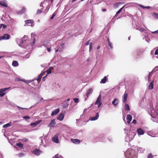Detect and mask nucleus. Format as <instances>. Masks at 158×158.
I'll return each mask as SVG.
<instances>
[{
	"label": "nucleus",
	"instance_id": "1",
	"mask_svg": "<svg viewBox=\"0 0 158 158\" xmlns=\"http://www.w3.org/2000/svg\"><path fill=\"white\" fill-rule=\"evenodd\" d=\"M135 135L136 134L134 132H129L128 134L125 137V141L127 142H129L131 141L133 139Z\"/></svg>",
	"mask_w": 158,
	"mask_h": 158
},
{
	"label": "nucleus",
	"instance_id": "2",
	"mask_svg": "<svg viewBox=\"0 0 158 158\" xmlns=\"http://www.w3.org/2000/svg\"><path fill=\"white\" fill-rule=\"evenodd\" d=\"M151 115L152 117L154 118V119L153 120L157 123H158V113L155 111L153 108H151Z\"/></svg>",
	"mask_w": 158,
	"mask_h": 158
},
{
	"label": "nucleus",
	"instance_id": "3",
	"mask_svg": "<svg viewBox=\"0 0 158 158\" xmlns=\"http://www.w3.org/2000/svg\"><path fill=\"white\" fill-rule=\"evenodd\" d=\"M133 152L131 151V149H129L127 151L124 153V155L127 158H136L138 156L136 155V154L135 153V155L133 157L132 156L131 153ZM131 155H132L131 154Z\"/></svg>",
	"mask_w": 158,
	"mask_h": 158
},
{
	"label": "nucleus",
	"instance_id": "4",
	"mask_svg": "<svg viewBox=\"0 0 158 158\" xmlns=\"http://www.w3.org/2000/svg\"><path fill=\"white\" fill-rule=\"evenodd\" d=\"M102 96L101 94H100L98 97V98L96 101L95 104L98 106V107L99 108L102 104L101 102L102 100Z\"/></svg>",
	"mask_w": 158,
	"mask_h": 158
},
{
	"label": "nucleus",
	"instance_id": "5",
	"mask_svg": "<svg viewBox=\"0 0 158 158\" xmlns=\"http://www.w3.org/2000/svg\"><path fill=\"white\" fill-rule=\"evenodd\" d=\"M144 150V148L140 147L135 148V153L137 156L138 152L139 153L143 152Z\"/></svg>",
	"mask_w": 158,
	"mask_h": 158
},
{
	"label": "nucleus",
	"instance_id": "6",
	"mask_svg": "<svg viewBox=\"0 0 158 158\" xmlns=\"http://www.w3.org/2000/svg\"><path fill=\"white\" fill-rule=\"evenodd\" d=\"M10 88V87H9L0 89V97H3L5 94V93L4 92Z\"/></svg>",
	"mask_w": 158,
	"mask_h": 158
},
{
	"label": "nucleus",
	"instance_id": "7",
	"mask_svg": "<svg viewBox=\"0 0 158 158\" xmlns=\"http://www.w3.org/2000/svg\"><path fill=\"white\" fill-rule=\"evenodd\" d=\"M32 152L35 155L38 156L42 153V152L40 149L36 148L32 151Z\"/></svg>",
	"mask_w": 158,
	"mask_h": 158
},
{
	"label": "nucleus",
	"instance_id": "8",
	"mask_svg": "<svg viewBox=\"0 0 158 158\" xmlns=\"http://www.w3.org/2000/svg\"><path fill=\"white\" fill-rule=\"evenodd\" d=\"M40 139H41L42 144L44 146H46L47 142L48 141L47 140V137L44 136L43 138L42 139V137H40Z\"/></svg>",
	"mask_w": 158,
	"mask_h": 158
},
{
	"label": "nucleus",
	"instance_id": "9",
	"mask_svg": "<svg viewBox=\"0 0 158 158\" xmlns=\"http://www.w3.org/2000/svg\"><path fill=\"white\" fill-rule=\"evenodd\" d=\"M25 24L27 26H33L34 25L33 21L31 20H27L25 21Z\"/></svg>",
	"mask_w": 158,
	"mask_h": 158
},
{
	"label": "nucleus",
	"instance_id": "10",
	"mask_svg": "<svg viewBox=\"0 0 158 158\" xmlns=\"http://www.w3.org/2000/svg\"><path fill=\"white\" fill-rule=\"evenodd\" d=\"M22 39L19 38H17L16 39V41L17 43L19 45V46L23 48H25V47H24L23 45L21 44Z\"/></svg>",
	"mask_w": 158,
	"mask_h": 158
},
{
	"label": "nucleus",
	"instance_id": "11",
	"mask_svg": "<svg viewBox=\"0 0 158 158\" xmlns=\"http://www.w3.org/2000/svg\"><path fill=\"white\" fill-rule=\"evenodd\" d=\"M0 6L2 7H7L8 4L6 1L5 0H3L0 1Z\"/></svg>",
	"mask_w": 158,
	"mask_h": 158
},
{
	"label": "nucleus",
	"instance_id": "12",
	"mask_svg": "<svg viewBox=\"0 0 158 158\" xmlns=\"http://www.w3.org/2000/svg\"><path fill=\"white\" fill-rule=\"evenodd\" d=\"M59 134H56L52 139V140L54 142L58 143H59V140L58 139Z\"/></svg>",
	"mask_w": 158,
	"mask_h": 158
},
{
	"label": "nucleus",
	"instance_id": "13",
	"mask_svg": "<svg viewBox=\"0 0 158 158\" xmlns=\"http://www.w3.org/2000/svg\"><path fill=\"white\" fill-rule=\"evenodd\" d=\"M27 38V36H25L24 37H23L22 39L21 44L22 45H23L24 47H25V48L26 47L27 45L26 44H25L26 41V40Z\"/></svg>",
	"mask_w": 158,
	"mask_h": 158
},
{
	"label": "nucleus",
	"instance_id": "14",
	"mask_svg": "<svg viewBox=\"0 0 158 158\" xmlns=\"http://www.w3.org/2000/svg\"><path fill=\"white\" fill-rule=\"evenodd\" d=\"M137 131L139 135H143L145 133V132L143 131V130L140 128L137 129Z\"/></svg>",
	"mask_w": 158,
	"mask_h": 158
},
{
	"label": "nucleus",
	"instance_id": "15",
	"mask_svg": "<svg viewBox=\"0 0 158 158\" xmlns=\"http://www.w3.org/2000/svg\"><path fill=\"white\" fill-rule=\"evenodd\" d=\"M99 116V113L97 112L96 115L94 117H91L89 119L91 121H94L97 120Z\"/></svg>",
	"mask_w": 158,
	"mask_h": 158
},
{
	"label": "nucleus",
	"instance_id": "16",
	"mask_svg": "<svg viewBox=\"0 0 158 158\" xmlns=\"http://www.w3.org/2000/svg\"><path fill=\"white\" fill-rule=\"evenodd\" d=\"M59 111L60 110L59 109H57L55 110L52 112L51 114V115L52 116H54L58 113Z\"/></svg>",
	"mask_w": 158,
	"mask_h": 158
},
{
	"label": "nucleus",
	"instance_id": "17",
	"mask_svg": "<svg viewBox=\"0 0 158 158\" xmlns=\"http://www.w3.org/2000/svg\"><path fill=\"white\" fill-rule=\"evenodd\" d=\"M56 124V123L54 119H52L50 123L48 124V126L49 127H54Z\"/></svg>",
	"mask_w": 158,
	"mask_h": 158
},
{
	"label": "nucleus",
	"instance_id": "18",
	"mask_svg": "<svg viewBox=\"0 0 158 158\" xmlns=\"http://www.w3.org/2000/svg\"><path fill=\"white\" fill-rule=\"evenodd\" d=\"M119 102L118 100L116 98L114 99L112 102V104L114 105L115 106H116L117 105Z\"/></svg>",
	"mask_w": 158,
	"mask_h": 158
},
{
	"label": "nucleus",
	"instance_id": "19",
	"mask_svg": "<svg viewBox=\"0 0 158 158\" xmlns=\"http://www.w3.org/2000/svg\"><path fill=\"white\" fill-rule=\"evenodd\" d=\"M132 117L130 114H128L127 117V123L128 124H129L130 121L132 120Z\"/></svg>",
	"mask_w": 158,
	"mask_h": 158
},
{
	"label": "nucleus",
	"instance_id": "20",
	"mask_svg": "<svg viewBox=\"0 0 158 158\" xmlns=\"http://www.w3.org/2000/svg\"><path fill=\"white\" fill-rule=\"evenodd\" d=\"M64 114L62 113L60 114L59 116L57 118V119L60 121H62L64 119Z\"/></svg>",
	"mask_w": 158,
	"mask_h": 158
},
{
	"label": "nucleus",
	"instance_id": "21",
	"mask_svg": "<svg viewBox=\"0 0 158 158\" xmlns=\"http://www.w3.org/2000/svg\"><path fill=\"white\" fill-rule=\"evenodd\" d=\"M3 36V40H8L10 38V35L7 34H4Z\"/></svg>",
	"mask_w": 158,
	"mask_h": 158
},
{
	"label": "nucleus",
	"instance_id": "22",
	"mask_svg": "<svg viewBox=\"0 0 158 158\" xmlns=\"http://www.w3.org/2000/svg\"><path fill=\"white\" fill-rule=\"evenodd\" d=\"M71 141L73 143H80V141L78 139H71Z\"/></svg>",
	"mask_w": 158,
	"mask_h": 158
},
{
	"label": "nucleus",
	"instance_id": "23",
	"mask_svg": "<svg viewBox=\"0 0 158 158\" xmlns=\"http://www.w3.org/2000/svg\"><path fill=\"white\" fill-rule=\"evenodd\" d=\"M127 93L125 92L123 96V103H125L127 101Z\"/></svg>",
	"mask_w": 158,
	"mask_h": 158
},
{
	"label": "nucleus",
	"instance_id": "24",
	"mask_svg": "<svg viewBox=\"0 0 158 158\" xmlns=\"http://www.w3.org/2000/svg\"><path fill=\"white\" fill-rule=\"evenodd\" d=\"M92 92V90L91 89H90L89 90H88L86 94L87 98H88L89 97V94H91Z\"/></svg>",
	"mask_w": 158,
	"mask_h": 158
},
{
	"label": "nucleus",
	"instance_id": "25",
	"mask_svg": "<svg viewBox=\"0 0 158 158\" xmlns=\"http://www.w3.org/2000/svg\"><path fill=\"white\" fill-rule=\"evenodd\" d=\"M153 81H152L151 82L148 86V89H152L153 88Z\"/></svg>",
	"mask_w": 158,
	"mask_h": 158
},
{
	"label": "nucleus",
	"instance_id": "26",
	"mask_svg": "<svg viewBox=\"0 0 158 158\" xmlns=\"http://www.w3.org/2000/svg\"><path fill=\"white\" fill-rule=\"evenodd\" d=\"M107 80V78L106 76H105L103 79H102L101 81H100V83H105L106 81Z\"/></svg>",
	"mask_w": 158,
	"mask_h": 158
},
{
	"label": "nucleus",
	"instance_id": "27",
	"mask_svg": "<svg viewBox=\"0 0 158 158\" xmlns=\"http://www.w3.org/2000/svg\"><path fill=\"white\" fill-rule=\"evenodd\" d=\"M40 121H36L35 123H31L30 124V125L31 126H35L37 124H39L40 123Z\"/></svg>",
	"mask_w": 158,
	"mask_h": 158
},
{
	"label": "nucleus",
	"instance_id": "28",
	"mask_svg": "<svg viewBox=\"0 0 158 158\" xmlns=\"http://www.w3.org/2000/svg\"><path fill=\"white\" fill-rule=\"evenodd\" d=\"M19 64L16 61H14L12 63V65L14 67H16Z\"/></svg>",
	"mask_w": 158,
	"mask_h": 158
},
{
	"label": "nucleus",
	"instance_id": "29",
	"mask_svg": "<svg viewBox=\"0 0 158 158\" xmlns=\"http://www.w3.org/2000/svg\"><path fill=\"white\" fill-rule=\"evenodd\" d=\"M25 10L26 9L24 7H23L22 8V10L21 11L18 12L17 13L18 14H21L23 13V12H25Z\"/></svg>",
	"mask_w": 158,
	"mask_h": 158
},
{
	"label": "nucleus",
	"instance_id": "30",
	"mask_svg": "<svg viewBox=\"0 0 158 158\" xmlns=\"http://www.w3.org/2000/svg\"><path fill=\"white\" fill-rule=\"evenodd\" d=\"M125 110L129 111L130 110L129 106L127 104H125Z\"/></svg>",
	"mask_w": 158,
	"mask_h": 158
},
{
	"label": "nucleus",
	"instance_id": "31",
	"mask_svg": "<svg viewBox=\"0 0 158 158\" xmlns=\"http://www.w3.org/2000/svg\"><path fill=\"white\" fill-rule=\"evenodd\" d=\"M11 125L10 124V123H7L6 124L4 125L3 126V128H6L9 127H10L11 126Z\"/></svg>",
	"mask_w": 158,
	"mask_h": 158
},
{
	"label": "nucleus",
	"instance_id": "32",
	"mask_svg": "<svg viewBox=\"0 0 158 158\" xmlns=\"http://www.w3.org/2000/svg\"><path fill=\"white\" fill-rule=\"evenodd\" d=\"M52 69V67H50L46 71V72L47 74H50L51 73Z\"/></svg>",
	"mask_w": 158,
	"mask_h": 158
},
{
	"label": "nucleus",
	"instance_id": "33",
	"mask_svg": "<svg viewBox=\"0 0 158 158\" xmlns=\"http://www.w3.org/2000/svg\"><path fill=\"white\" fill-rule=\"evenodd\" d=\"M43 73L41 72V73L38 76V78L36 79L37 81H39L41 79L42 76H43Z\"/></svg>",
	"mask_w": 158,
	"mask_h": 158
},
{
	"label": "nucleus",
	"instance_id": "34",
	"mask_svg": "<svg viewBox=\"0 0 158 158\" xmlns=\"http://www.w3.org/2000/svg\"><path fill=\"white\" fill-rule=\"evenodd\" d=\"M44 45L47 47V50L48 52H51V48H49L48 47V45L46 44H45L44 43Z\"/></svg>",
	"mask_w": 158,
	"mask_h": 158
},
{
	"label": "nucleus",
	"instance_id": "35",
	"mask_svg": "<svg viewBox=\"0 0 158 158\" xmlns=\"http://www.w3.org/2000/svg\"><path fill=\"white\" fill-rule=\"evenodd\" d=\"M139 6L143 9H149L150 8V6H144L141 4H139Z\"/></svg>",
	"mask_w": 158,
	"mask_h": 158
},
{
	"label": "nucleus",
	"instance_id": "36",
	"mask_svg": "<svg viewBox=\"0 0 158 158\" xmlns=\"http://www.w3.org/2000/svg\"><path fill=\"white\" fill-rule=\"evenodd\" d=\"M69 105V103H67L66 101H65L63 106L64 108H67L68 107Z\"/></svg>",
	"mask_w": 158,
	"mask_h": 158
},
{
	"label": "nucleus",
	"instance_id": "37",
	"mask_svg": "<svg viewBox=\"0 0 158 158\" xmlns=\"http://www.w3.org/2000/svg\"><path fill=\"white\" fill-rule=\"evenodd\" d=\"M152 15L155 18L158 19V13H153Z\"/></svg>",
	"mask_w": 158,
	"mask_h": 158
},
{
	"label": "nucleus",
	"instance_id": "38",
	"mask_svg": "<svg viewBox=\"0 0 158 158\" xmlns=\"http://www.w3.org/2000/svg\"><path fill=\"white\" fill-rule=\"evenodd\" d=\"M53 158H63V157L59 154H56L53 157Z\"/></svg>",
	"mask_w": 158,
	"mask_h": 158
},
{
	"label": "nucleus",
	"instance_id": "39",
	"mask_svg": "<svg viewBox=\"0 0 158 158\" xmlns=\"http://www.w3.org/2000/svg\"><path fill=\"white\" fill-rule=\"evenodd\" d=\"M16 144L17 146L19 147L20 148H22L23 147V144L19 142L17 143Z\"/></svg>",
	"mask_w": 158,
	"mask_h": 158
},
{
	"label": "nucleus",
	"instance_id": "40",
	"mask_svg": "<svg viewBox=\"0 0 158 158\" xmlns=\"http://www.w3.org/2000/svg\"><path fill=\"white\" fill-rule=\"evenodd\" d=\"M131 151L133 152H132L131 153V154H132V157H133L134 156V155H135V148L134 149H131Z\"/></svg>",
	"mask_w": 158,
	"mask_h": 158
},
{
	"label": "nucleus",
	"instance_id": "41",
	"mask_svg": "<svg viewBox=\"0 0 158 158\" xmlns=\"http://www.w3.org/2000/svg\"><path fill=\"white\" fill-rule=\"evenodd\" d=\"M152 74L151 73V72H149V74H148V78H147L148 79V82L149 81L151 77L152 76Z\"/></svg>",
	"mask_w": 158,
	"mask_h": 158
},
{
	"label": "nucleus",
	"instance_id": "42",
	"mask_svg": "<svg viewBox=\"0 0 158 158\" xmlns=\"http://www.w3.org/2000/svg\"><path fill=\"white\" fill-rule=\"evenodd\" d=\"M50 8V6L48 5L46 9L45 10V13H47V12L49 10V8Z\"/></svg>",
	"mask_w": 158,
	"mask_h": 158
},
{
	"label": "nucleus",
	"instance_id": "43",
	"mask_svg": "<svg viewBox=\"0 0 158 158\" xmlns=\"http://www.w3.org/2000/svg\"><path fill=\"white\" fill-rule=\"evenodd\" d=\"M108 43L109 46L110 47V48L111 49H112L113 48V47L112 46V43L111 42H109V43Z\"/></svg>",
	"mask_w": 158,
	"mask_h": 158
},
{
	"label": "nucleus",
	"instance_id": "44",
	"mask_svg": "<svg viewBox=\"0 0 158 158\" xmlns=\"http://www.w3.org/2000/svg\"><path fill=\"white\" fill-rule=\"evenodd\" d=\"M123 7H122L121 8H120L117 12V14H119L121 11H122V10L123 9Z\"/></svg>",
	"mask_w": 158,
	"mask_h": 158
},
{
	"label": "nucleus",
	"instance_id": "45",
	"mask_svg": "<svg viewBox=\"0 0 158 158\" xmlns=\"http://www.w3.org/2000/svg\"><path fill=\"white\" fill-rule=\"evenodd\" d=\"M23 118L25 119L26 120H27V119H29L30 118V117L27 116H25L23 117Z\"/></svg>",
	"mask_w": 158,
	"mask_h": 158
},
{
	"label": "nucleus",
	"instance_id": "46",
	"mask_svg": "<svg viewBox=\"0 0 158 158\" xmlns=\"http://www.w3.org/2000/svg\"><path fill=\"white\" fill-rule=\"evenodd\" d=\"M92 43H91L89 44V51H90L91 49H92Z\"/></svg>",
	"mask_w": 158,
	"mask_h": 158
},
{
	"label": "nucleus",
	"instance_id": "47",
	"mask_svg": "<svg viewBox=\"0 0 158 158\" xmlns=\"http://www.w3.org/2000/svg\"><path fill=\"white\" fill-rule=\"evenodd\" d=\"M30 55V53H27L26 56H25V57L27 58H29Z\"/></svg>",
	"mask_w": 158,
	"mask_h": 158
},
{
	"label": "nucleus",
	"instance_id": "48",
	"mask_svg": "<svg viewBox=\"0 0 158 158\" xmlns=\"http://www.w3.org/2000/svg\"><path fill=\"white\" fill-rule=\"evenodd\" d=\"M73 100L75 103H77L78 102V99L77 98H74Z\"/></svg>",
	"mask_w": 158,
	"mask_h": 158
},
{
	"label": "nucleus",
	"instance_id": "49",
	"mask_svg": "<svg viewBox=\"0 0 158 158\" xmlns=\"http://www.w3.org/2000/svg\"><path fill=\"white\" fill-rule=\"evenodd\" d=\"M42 12V10H39V9L38 10H37V14H41Z\"/></svg>",
	"mask_w": 158,
	"mask_h": 158
},
{
	"label": "nucleus",
	"instance_id": "50",
	"mask_svg": "<svg viewBox=\"0 0 158 158\" xmlns=\"http://www.w3.org/2000/svg\"><path fill=\"white\" fill-rule=\"evenodd\" d=\"M148 158H153V157L152 154H150L148 155Z\"/></svg>",
	"mask_w": 158,
	"mask_h": 158
},
{
	"label": "nucleus",
	"instance_id": "51",
	"mask_svg": "<svg viewBox=\"0 0 158 158\" xmlns=\"http://www.w3.org/2000/svg\"><path fill=\"white\" fill-rule=\"evenodd\" d=\"M55 51L56 52H58L59 51H60V50H59V48L57 47H56L55 48Z\"/></svg>",
	"mask_w": 158,
	"mask_h": 158
},
{
	"label": "nucleus",
	"instance_id": "52",
	"mask_svg": "<svg viewBox=\"0 0 158 158\" xmlns=\"http://www.w3.org/2000/svg\"><path fill=\"white\" fill-rule=\"evenodd\" d=\"M1 27H2L3 28H5L6 27V26L4 24H2L1 25Z\"/></svg>",
	"mask_w": 158,
	"mask_h": 158
},
{
	"label": "nucleus",
	"instance_id": "53",
	"mask_svg": "<svg viewBox=\"0 0 158 158\" xmlns=\"http://www.w3.org/2000/svg\"><path fill=\"white\" fill-rule=\"evenodd\" d=\"M138 30L140 31H146L145 30V29L143 28H140Z\"/></svg>",
	"mask_w": 158,
	"mask_h": 158
},
{
	"label": "nucleus",
	"instance_id": "54",
	"mask_svg": "<svg viewBox=\"0 0 158 158\" xmlns=\"http://www.w3.org/2000/svg\"><path fill=\"white\" fill-rule=\"evenodd\" d=\"M24 155V154L23 153H19V157H22V156H23Z\"/></svg>",
	"mask_w": 158,
	"mask_h": 158
},
{
	"label": "nucleus",
	"instance_id": "55",
	"mask_svg": "<svg viewBox=\"0 0 158 158\" xmlns=\"http://www.w3.org/2000/svg\"><path fill=\"white\" fill-rule=\"evenodd\" d=\"M158 54V49H156L155 52V55H157Z\"/></svg>",
	"mask_w": 158,
	"mask_h": 158
},
{
	"label": "nucleus",
	"instance_id": "56",
	"mask_svg": "<svg viewBox=\"0 0 158 158\" xmlns=\"http://www.w3.org/2000/svg\"><path fill=\"white\" fill-rule=\"evenodd\" d=\"M55 15H56L55 14H53L52 15V16L50 18L51 19H53V18L55 16Z\"/></svg>",
	"mask_w": 158,
	"mask_h": 158
},
{
	"label": "nucleus",
	"instance_id": "57",
	"mask_svg": "<svg viewBox=\"0 0 158 158\" xmlns=\"http://www.w3.org/2000/svg\"><path fill=\"white\" fill-rule=\"evenodd\" d=\"M145 38H146L145 40H146V41H147L148 43H149V41H150V40H148L147 38V36H145Z\"/></svg>",
	"mask_w": 158,
	"mask_h": 158
},
{
	"label": "nucleus",
	"instance_id": "58",
	"mask_svg": "<svg viewBox=\"0 0 158 158\" xmlns=\"http://www.w3.org/2000/svg\"><path fill=\"white\" fill-rule=\"evenodd\" d=\"M132 123L134 124H135L136 123V120L135 119H134L133 121H132Z\"/></svg>",
	"mask_w": 158,
	"mask_h": 158
},
{
	"label": "nucleus",
	"instance_id": "59",
	"mask_svg": "<svg viewBox=\"0 0 158 158\" xmlns=\"http://www.w3.org/2000/svg\"><path fill=\"white\" fill-rule=\"evenodd\" d=\"M17 107L19 109H22V110L23 109H26V110H27V108H21L19 106H17Z\"/></svg>",
	"mask_w": 158,
	"mask_h": 158
},
{
	"label": "nucleus",
	"instance_id": "60",
	"mask_svg": "<svg viewBox=\"0 0 158 158\" xmlns=\"http://www.w3.org/2000/svg\"><path fill=\"white\" fill-rule=\"evenodd\" d=\"M33 80H32V81H30V80H29V81H27V82H26V83H29L32 81Z\"/></svg>",
	"mask_w": 158,
	"mask_h": 158
},
{
	"label": "nucleus",
	"instance_id": "61",
	"mask_svg": "<svg viewBox=\"0 0 158 158\" xmlns=\"http://www.w3.org/2000/svg\"><path fill=\"white\" fill-rule=\"evenodd\" d=\"M89 40L88 41H87L85 44V45H88L89 44Z\"/></svg>",
	"mask_w": 158,
	"mask_h": 158
},
{
	"label": "nucleus",
	"instance_id": "62",
	"mask_svg": "<svg viewBox=\"0 0 158 158\" xmlns=\"http://www.w3.org/2000/svg\"><path fill=\"white\" fill-rule=\"evenodd\" d=\"M33 41L32 44H34L35 43V39L34 38H33Z\"/></svg>",
	"mask_w": 158,
	"mask_h": 158
},
{
	"label": "nucleus",
	"instance_id": "63",
	"mask_svg": "<svg viewBox=\"0 0 158 158\" xmlns=\"http://www.w3.org/2000/svg\"><path fill=\"white\" fill-rule=\"evenodd\" d=\"M3 40V36L0 37V40Z\"/></svg>",
	"mask_w": 158,
	"mask_h": 158
},
{
	"label": "nucleus",
	"instance_id": "64",
	"mask_svg": "<svg viewBox=\"0 0 158 158\" xmlns=\"http://www.w3.org/2000/svg\"><path fill=\"white\" fill-rule=\"evenodd\" d=\"M43 2H41V4H40V6H41V7H43Z\"/></svg>",
	"mask_w": 158,
	"mask_h": 158
}]
</instances>
